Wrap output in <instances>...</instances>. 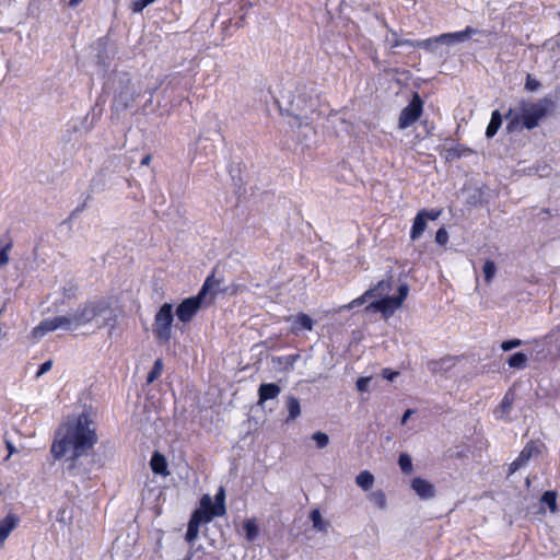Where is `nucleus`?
Masks as SVG:
<instances>
[{"instance_id":"1","label":"nucleus","mask_w":560,"mask_h":560,"mask_svg":"<svg viewBox=\"0 0 560 560\" xmlns=\"http://www.w3.org/2000/svg\"><path fill=\"white\" fill-rule=\"evenodd\" d=\"M97 442V435L93 422L86 415H81L75 421H69L59 427L50 452L55 459H61L69 453L66 459V470L72 478L81 481L91 478L94 466L93 457L88 452Z\"/></svg>"},{"instance_id":"2","label":"nucleus","mask_w":560,"mask_h":560,"mask_svg":"<svg viewBox=\"0 0 560 560\" xmlns=\"http://www.w3.org/2000/svg\"><path fill=\"white\" fill-rule=\"evenodd\" d=\"M282 114L293 117L298 126L308 125L316 113L318 100L313 89L306 85L284 88L277 100Z\"/></svg>"},{"instance_id":"3","label":"nucleus","mask_w":560,"mask_h":560,"mask_svg":"<svg viewBox=\"0 0 560 560\" xmlns=\"http://www.w3.org/2000/svg\"><path fill=\"white\" fill-rule=\"evenodd\" d=\"M73 331L81 327L93 329L109 328L113 330L117 325L118 315L110 302L106 299H96L80 304L70 314Z\"/></svg>"},{"instance_id":"4","label":"nucleus","mask_w":560,"mask_h":560,"mask_svg":"<svg viewBox=\"0 0 560 560\" xmlns=\"http://www.w3.org/2000/svg\"><path fill=\"white\" fill-rule=\"evenodd\" d=\"M551 106L552 101L547 97L540 98L537 102L520 100L517 106L514 109L510 108L505 115V118L509 119L508 130L514 131L520 124L528 130L534 129L547 115Z\"/></svg>"},{"instance_id":"5","label":"nucleus","mask_w":560,"mask_h":560,"mask_svg":"<svg viewBox=\"0 0 560 560\" xmlns=\"http://www.w3.org/2000/svg\"><path fill=\"white\" fill-rule=\"evenodd\" d=\"M477 33L478 31L476 28L467 26L464 31L460 32L444 33L423 40H416L415 45L417 48L424 49L431 54L442 55V51H440L441 46H452L455 44L464 43Z\"/></svg>"},{"instance_id":"6","label":"nucleus","mask_w":560,"mask_h":560,"mask_svg":"<svg viewBox=\"0 0 560 560\" xmlns=\"http://www.w3.org/2000/svg\"><path fill=\"white\" fill-rule=\"evenodd\" d=\"M218 285L219 282L215 281L212 276L208 277L197 295L187 298L178 304L176 308V316L178 320L182 323H189L200 310L208 292L213 291Z\"/></svg>"},{"instance_id":"7","label":"nucleus","mask_w":560,"mask_h":560,"mask_svg":"<svg viewBox=\"0 0 560 560\" xmlns=\"http://www.w3.org/2000/svg\"><path fill=\"white\" fill-rule=\"evenodd\" d=\"M173 320V305L171 303H164L156 312L152 326L153 334L160 342L170 341Z\"/></svg>"},{"instance_id":"8","label":"nucleus","mask_w":560,"mask_h":560,"mask_svg":"<svg viewBox=\"0 0 560 560\" xmlns=\"http://www.w3.org/2000/svg\"><path fill=\"white\" fill-rule=\"evenodd\" d=\"M65 329L73 331L72 323L69 315H60L42 320L32 331L34 338H43L47 332L55 331L57 329Z\"/></svg>"},{"instance_id":"9","label":"nucleus","mask_w":560,"mask_h":560,"mask_svg":"<svg viewBox=\"0 0 560 560\" xmlns=\"http://www.w3.org/2000/svg\"><path fill=\"white\" fill-rule=\"evenodd\" d=\"M207 513V518L212 520L213 517L223 516L225 514V491L223 487H220L215 497L214 503L209 494L202 495L200 499V509Z\"/></svg>"},{"instance_id":"10","label":"nucleus","mask_w":560,"mask_h":560,"mask_svg":"<svg viewBox=\"0 0 560 560\" xmlns=\"http://www.w3.org/2000/svg\"><path fill=\"white\" fill-rule=\"evenodd\" d=\"M120 83L121 85L114 98V107L117 110H125L133 104L140 92L130 79L121 80Z\"/></svg>"},{"instance_id":"11","label":"nucleus","mask_w":560,"mask_h":560,"mask_svg":"<svg viewBox=\"0 0 560 560\" xmlns=\"http://www.w3.org/2000/svg\"><path fill=\"white\" fill-rule=\"evenodd\" d=\"M423 101L418 93H413L410 103L402 108L398 119V128L406 129L411 126L421 116Z\"/></svg>"},{"instance_id":"12","label":"nucleus","mask_w":560,"mask_h":560,"mask_svg":"<svg viewBox=\"0 0 560 560\" xmlns=\"http://www.w3.org/2000/svg\"><path fill=\"white\" fill-rule=\"evenodd\" d=\"M440 211H427L421 210L417 213L410 232V238L412 241L418 240L427 228V220H436L440 217Z\"/></svg>"},{"instance_id":"13","label":"nucleus","mask_w":560,"mask_h":560,"mask_svg":"<svg viewBox=\"0 0 560 560\" xmlns=\"http://www.w3.org/2000/svg\"><path fill=\"white\" fill-rule=\"evenodd\" d=\"M539 453L538 446L535 444V442L530 441L528 442L524 448L521 451L517 458L511 463L509 467V474H514L518 469H521L523 466H525L528 460L532 458L534 454Z\"/></svg>"},{"instance_id":"14","label":"nucleus","mask_w":560,"mask_h":560,"mask_svg":"<svg viewBox=\"0 0 560 560\" xmlns=\"http://www.w3.org/2000/svg\"><path fill=\"white\" fill-rule=\"evenodd\" d=\"M211 520L207 518V513L202 512L201 510H196L189 522L188 527L186 532V540L188 542H192L199 534V526L202 522H210Z\"/></svg>"},{"instance_id":"15","label":"nucleus","mask_w":560,"mask_h":560,"mask_svg":"<svg viewBox=\"0 0 560 560\" xmlns=\"http://www.w3.org/2000/svg\"><path fill=\"white\" fill-rule=\"evenodd\" d=\"M288 322H291V332L293 335L299 336L303 330H312L314 326V320L307 314L300 313L295 316H290L287 318Z\"/></svg>"},{"instance_id":"16","label":"nucleus","mask_w":560,"mask_h":560,"mask_svg":"<svg viewBox=\"0 0 560 560\" xmlns=\"http://www.w3.org/2000/svg\"><path fill=\"white\" fill-rule=\"evenodd\" d=\"M19 523L20 517L12 513L0 521V548L4 546L7 538L18 527Z\"/></svg>"},{"instance_id":"17","label":"nucleus","mask_w":560,"mask_h":560,"mask_svg":"<svg viewBox=\"0 0 560 560\" xmlns=\"http://www.w3.org/2000/svg\"><path fill=\"white\" fill-rule=\"evenodd\" d=\"M411 488L422 500L432 499L435 494L434 486L420 477L412 479Z\"/></svg>"},{"instance_id":"18","label":"nucleus","mask_w":560,"mask_h":560,"mask_svg":"<svg viewBox=\"0 0 560 560\" xmlns=\"http://www.w3.org/2000/svg\"><path fill=\"white\" fill-rule=\"evenodd\" d=\"M456 364L455 357H444L439 360H432L428 363V369L432 374L446 373Z\"/></svg>"},{"instance_id":"19","label":"nucleus","mask_w":560,"mask_h":560,"mask_svg":"<svg viewBox=\"0 0 560 560\" xmlns=\"http://www.w3.org/2000/svg\"><path fill=\"white\" fill-rule=\"evenodd\" d=\"M281 388L276 383H262L258 388V405L279 396Z\"/></svg>"},{"instance_id":"20","label":"nucleus","mask_w":560,"mask_h":560,"mask_svg":"<svg viewBox=\"0 0 560 560\" xmlns=\"http://www.w3.org/2000/svg\"><path fill=\"white\" fill-rule=\"evenodd\" d=\"M399 308L396 306L394 298L385 296L381 300L374 301L366 306V310H373L382 312L384 315L393 314L395 310Z\"/></svg>"},{"instance_id":"21","label":"nucleus","mask_w":560,"mask_h":560,"mask_svg":"<svg viewBox=\"0 0 560 560\" xmlns=\"http://www.w3.org/2000/svg\"><path fill=\"white\" fill-rule=\"evenodd\" d=\"M515 400V395L512 390H508L504 395L501 404L495 408L494 415L497 418L504 419L509 416L512 410L513 402Z\"/></svg>"},{"instance_id":"22","label":"nucleus","mask_w":560,"mask_h":560,"mask_svg":"<svg viewBox=\"0 0 560 560\" xmlns=\"http://www.w3.org/2000/svg\"><path fill=\"white\" fill-rule=\"evenodd\" d=\"M378 296H382V292H380V290H377L376 287L374 285V287L370 288L368 291H365L363 293V295H361L360 298L354 299L349 304L340 306L339 312L361 306L366 301L368 298H378Z\"/></svg>"},{"instance_id":"23","label":"nucleus","mask_w":560,"mask_h":560,"mask_svg":"<svg viewBox=\"0 0 560 560\" xmlns=\"http://www.w3.org/2000/svg\"><path fill=\"white\" fill-rule=\"evenodd\" d=\"M151 468L153 472L158 475H166L167 474V463L165 457L160 454L159 452H155L150 460Z\"/></svg>"},{"instance_id":"24","label":"nucleus","mask_w":560,"mask_h":560,"mask_svg":"<svg viewBox=\"0 0 560 560\" xmlns=\"http://www.w3.org/2000/svg\"><path fill=\"white\" fill-rule=\"evenodd\" d=\"M300 359V354H289L285 357L273 358V363H277L281 370L289 372L293 370L295 362Z\"/></svg>"},{"instance_id":"25","label":"nucleus","mask_w":560,"mask_h":560,"mask_svg":"<svg viewBox=\"0 0 560 560\" xmlns=\"http://www.w3.org/2000/svg\"><path fill=\"white\" fill-rule=\"evenodd\" d=\"M502 125V116L499 110H494L491 115L490 122L486 129V136L492 138Z\"/></svg>"},{"instance_id":"26","label":"nucleus","mask_w":560,"mask_h":560,"mask_svg":"<svg viewBox=\"0 0 560 560\" xmlns=\"http://www.w3.org/2000/svg\"><path fill=\"white\" fill-rule=\"evenodd\" d=\"M287 408L289 411V417H288L287 421L294 420L301 415L300 401L294 396H289L287 398Z\"/></svg>"},{"instance_id":"27","label":"nucleus","mask_w":560,"mask_h":560,"mask_svg":"<svg viewBox=\"0 0 560 560\" xmlns=\"http://www.w3.org/2000/svg\"><path fill=\"white\" fill-rule=\"evenodd\" d=\"M355 482L357 485L362 488L363 490H369L370 488H372L373 486V482H374V476L368 471V470H364V471H361L357 478H355Z\"/></svg>"},{"instance_id":"28","label":"nucleus","mask_w":560,"mask_h":560,"mask_svg":"<svg viewBox=\"0 0 560 560\" xmlns=\"http://www.w3.org/2000/svg\"><path fill=\"white\" fill-rule=\"evenodd\" d=\"M526 362L527 355L523 352H516L512 354L508 360L509 366L513 369H523L526 366Z\"/></svg>"},{"instance_id":"29","label":"nucleus","mask_w":560,"mask_h":560,"mask_svg":"<svg viewBox=\"0 0 560 560\" xmlns=\"http://www.w3.org/2000/svg\"><path fill=\"white\" fill-rule=\"evenodd\" d=\"M310 520L313 523V527L318 532H326L327 524L323 521L319 510H313L310 513Z\"/></svg>"},{"instance_id":"30","label":"nucleus","mask_w":560,"mask_h":560,"mask_svg":"<svg viewBox=\"0 0 560 560\" xmlns=\"http://www.w3.org/2000/svg\"><path fill=\"white\" fill-rule=\"evenodd\" d=\"M244 529L246 533V539L254 541L258 535V527L254 520H246L244 523Z\"/></svg>"},{"instance_id":"31","label":"nucleus","mask_w":560,"mask_h":560,"mask_svg":"<svg viewBox=\"0 0 560 560\" xmlns=\"http://www.w3.org/2000/svg\"><path fill=\"white\" fill-rule=\"evenodd\" d=\"M369 498L378 509L384 510L386 508V495L382 490L373 491Z\"/></svg>"},{"instance_id":"32","label":"nucleus","mask_w":560,"mask_h":560,"mask_svg":"<svg viewBox=\"0 0 560 560\" xmlns=\"http://www.w3.org/2000/svg\"><path fill=\"white\" fill-rule=\"evenodd\" d=\"M162 371H163V362L161 359H158L154 362L152 370L148 374L147 383L148 384L153 383L162 374Z\"/></svg>"},{"instance_id":"33","label":"nucleus","mask_w":560,"mask_h":560,"mask_svg":"<svg viewBox=\"0 0 560 560\" xmlns=\"http://www.w3.org/2000/svg\"><path fill=\"white\" fill-rule=\"evenodd\" d=\"M398 464L402 472L410 474L412 471V460L408 454H400L398 458Z\"/></svg>"},{"instance_id":"34","label":"nucleus","mask_w":560,"mask_h":560,"mask_svg":"<svg viewBox=\"0 0 560 560\" xmlns=\"http://www.w3.org/2000/svg\"><path fill=\"white\" fill-rule=\"evenodd\" d=\"M541 501L548 505L551 512L557 510V493L555 491H546L541 497Z\"/></svg>"},{"instance_id":"35","label":"nucleus","mask_w":560,"mask_h":560,"mask_svg":"<svg viewBox=\"0 0 560 560\" xmlns=\"http://www.w3.org/2000/svg\"><path fill=\"white\" fill-rule=\"evenodd\" d=\"M497 268L492 260H487L483 265L482 272L485 276V280L489 283L493 279L495 275Z\"/></svg>"},{"instance_id":"36","label":"nucleus","mask_w":560,"mask_h":560,"mask_svg":"<svg viewBox=\"0 0 560 560\" xmlns=\"http://www.w3.org/2000/svg\"><path fill=\"white\" fill-rule=\"evenodd\" d=\"M409 292V285L407 283H402L398 288V295L393 296L396 303V306L400 307L405 299L407 298Z\"/></svg>"},{"instance_id":"37","label":"nucleus","mask_w":560,"mask_h":560,"mask_svg":"<svg viewBox=\"0 0 560 560\" xmlns=\"http://www.w3.org/2000/svg\"><path fill=\"white\" fill-rule=\"evenodd\" d=\"M312 439L315 441L316 445L318 448H324L328 445L329 443V438L326 433L324 432H315L313 435H312Z\"/></svg>"},{"instance_id":"38","label":"nucleus","mask_w":560,"mask_h":560,"mask_svg":"<svg viewBox=\"0 0 560 560\" xmlns=\"http://www.w3.org/2000/svg\"><path fill=\"white\" fill-rule=\"evenodd\" d=\"M448 241V233L444 228H440L435 233V242L439 245H445Z\"/></svg>"},{"instance_id":"39","label":"nucleus","mask_w":560,"mask_h":560,"mask_svg":"<svg viewBox=\"0 0 560 560\" xmlns=\"http://www.w3.org/2000/svg\"><path fill=\"white\" fill-rule=\"evenodd\" d=\"M540 86V83L539 81H537L536 79H534L530 74H527L526 77V83H525V89L529 92H534L536 90H538Z\"/></svg>"},{"instance_id":"40","label":"nucleus","mask_w":560,"mask_h":560,"mask_svg":"<svg viewBox=\"0 0 560 560\" xmlns=\"http://www.w3.org/2000/svg\"><path fill=\"white\" fill-rule=\"evenodd\" d=\"M522 345V340L520 339H511V340H505L501 343V348L503 351H510L516 347H520Z\"/></svg>"},{"instance_id":"41","label":"nucleus","mask_w":560,"mask_h":560,"mask_svg":"<svg viewBox=\"0 0 560 560\" xmlns=\"http://www.w3.org/2000/svg\"><path fill=\"white\" fill-rule=\"evenodd\" d=\"M371 377H360L358 378L355 386L359 392H368L369 384L371 383Z\"/></svg>"},{"instance_id":"42","label":"nucleus","mask_w":560,"mask_h":560,"mask_svg":"<svg viewBox=\"0 0 560 560\" xmlns=\"http://www.w3.org/2000/svg\"><path fill=\"white\" fill-rule=\"evenodd\" d=\"M376 289L380 290V292H382V295L384 293H387L390 291L392 289V284L389 281L387 280H381L377 282V284H375Z\"/></svg>"},{"instance_id":"43","label":"nucleus","mask_w":560,"mask_h":560,"mask_svg":"<svg viewBox=\"0 0 560 560\" xmlns=\"http://www.w3.org/2000/svg\"><path fill=\"white\" fill-rule=\"evenodd\" d=\"M11 244H7L5 246L0 247V266L4 265L9 260L8 250L10 249Z\"/></svg>"},{"instance_id":"44","label":"nucleus","mask_w":560,"mask_h":560,"mask_svg":"<svg viewBox=\"0 0 560 560\" xmlns=\"http://www.w3.org/2000/svg\"><path fill=\"white\" fill-rule=\"evenodd\" d=\"M52 366V361L51 360H48V361H45L38 369L37 373H36V377H40L42 375H44L45 373H47Z\"/></svg>"},{"instance_id":"45","label":"nucleus","mask_w":560,"mask_h":560,"mask_svg":"<svg viewBox=\"0 0 560 560\" xmlns=\"http://www.w3.org/2000/svg\"><path fill=\"white\" fill-rule=\"evenodd\" d=\"M386 42L389 44L390 48L400 47L401 39L398 37L396 33H392L390 37L386 38Z\"/></svg>"},{"instance_id":"46","label":"nucleus","mask_w":560,"mask_h":560,"mask_svg":"<svg viewBox=\"0 0 560 560\" xmlns=\"http://www.w3.org/2000/svg\"><path fill=\"white\" fill-rule=\"evenodd\" d=\"M397 375H398V372L390 371L389 369L383 370V377L390 382L394 381Z\"/></svg>"},{"instance_id":"47","label":"nucleus","mask_w":560,"mask_h":560,"mask_svg":"<svg viewBox=\"0 0 560 560\" xmlns=\"http://www.w3.org/2000/svg\"><path fill=\"white\" fill-rule=\"evenodd\" d=\"M415 413V410L413 409H407L402 417H401V420H400V423L401 424H406L408 419Z\"/></svg>"},{"instance_id":"48","label":"nucleus","mask_w":560,"mask_h":560,"mask_svg":"<svg viewBox=\"0 0 560 560\" xmlns=\"http://www.w3.org/2000/svg\"><path fill=\"white\" fill-rule=\"evenodd\" d=\"M97 63L102 66L104 69L108 67V60L101 52L97 55Z\"/></svg>"},{"instance_id":"49","label":"nucleus","mask_w":560,"mask_h":560,"mask_svg":"<svg viewBox=\"0 0 560 560\" xmlns=\"http://www.w3.org/2000/svg\"><path fill=\"white\" fill-rule=\"evenodd\" d=\"M415 44H416V42L410 40V39H401V42H400V46H409L412 48H417Z\"/></svg>"},{"instance_id":"50","label":"nucleus","mask_w":560,"mask_h":560,"mask_svg":"<svg viewBox=\"0 0 560 560\" xmlns=\"http://www.w3.org/2000/svg\"><path fill=\"white\" fill-rule=\"evenodd\" d=\"M150 161H151V155H149V154H148V155H145V156L141 160L140 164H141V165H149Z\"/></svg>"},{"instance_id":"51","label":"nucleus","mask_w":560,"mask_h":560,"mask_svg":"<svg viewBox=\"0 0 560 560\" xmlns=\"http://www.w3.org/2000/svg\"><path fill=\"white\" fill-rule=\"evenodd\" d=\"M7 447L10 455L13 454V452L15 451L11 442H7Z\"/></svg>"},{"instance_id":"52","label":"nucleus","mask_w":560,"mask_h":560,"mask_svg":"<svg viewBox=\"0 0 560 560\" xmlns=\"http://www.w3.org/2000/svg\"><path fill=\"white\" fill-rule=\"evenodd\" d=\"M212 136H217L223 139L219 128L213 131Z\"/></svg>"},{"instance_id":"53","label":"nucleus","mask_w":560,"mask_h":560,"mask_svg":"<svg viewBox=\"0 0 560 560\" xmlns=\"http://www.w3.org/2000/svg\"><path fill=\"white\" fill-rule=\"evenodd\" d=\"M81 0H70V5H77Z\"/></svg>"}]
</instances>
